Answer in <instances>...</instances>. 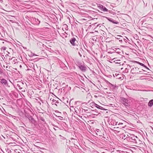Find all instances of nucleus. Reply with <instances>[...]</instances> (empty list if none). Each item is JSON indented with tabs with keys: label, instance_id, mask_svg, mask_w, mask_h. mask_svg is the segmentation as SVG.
<instances>
[{
	"label": "nucleus",
	"instance_id": "9d476101",
	"mask_svg": "<svg viewBox=\"0 0 153 153\" xmlns=\"http://www.w3.org/2000/svg\"><path fill=\"white\" fill-rule=\"evenodd\" d=\"M102 10L104 12L107 11L108 10V9H106L105 7H102Z\"/></svg>",
	"mask_w": 153,
	"mask_h": 153
},
{
	"label": "nucleus",
	"instance_id": "ddd939ff",
	"mask_svg": "<svg viewBox=\"0 0 153 153\" xmlns=\"http://www.w3.org/2000/svg\"><path fill=\"white\" fill-rule=\"evenodd\" d=\"M80 56L81 57L82 55H80Z\"/></svg>",
	"mask_w": 153,
	"mask_h": 153
},
{
	"label": "nucleus",
	"instance_id": "20e7f679",
	"mask_svg": "<svg viewBox=\"0 0 153 153\" xmlns=\"http://www.w3.org/2000/svg\"><path fill=\"white\" fill-rule=\"evenodd\" d=\"M1 82L3 84H4V85H7V82L4 79H1Z\"/></svg>",
	"mask_w": 153,
	"mask_h": 153
},
{
	"label": "nucleus",
	"instance_id": "4468645a",
	"mask_svg": "<svg viewBox=\"0 0 153 153\" xmlns=\"http://www.w3.org/2000/svg\"><path fill=\"white\" fill-rule=\"evenodd\" d=\"M2 0H0V1H1Z\"/></svg>",
	"mask_w": 153,
	"mask_h": 153
},
{
	"label": "nucleus",
	"instance_id": "f03ea898",
	"mask_svg": "<svg viewBox=\"0 0 153 153\" xmlns=\"http://www.w3.org/2000/svg\"><path fill=\"white\" fill-rule=\"evenodd\" d=\"M76 39L75 38H73L70 41L71 44L73 46L75 45V42L76 41Z\"/></svg>",
	"mask_w": 153,
	"mask_h": 153
},
{
	"label": "nucleus",
	"instance_id": "423d86ee",
	"mask_svg": "<svg viewBox=\"0 0 153 153\" xmlns=\"http://www.w3.org/2000/svg\"><path fill=\"white\" fill-rule=\"evenodd\" d=\"M153 105V100L149 101L148 103V105L150 107H151Z\"/></svg>",
	"mask_w": 153,
	"mask_h": 153
},
{
	"label": "nucleus",
	"instance_id": "7ed1b4c3",
	"mask_svg": "<svg viewBox=\"0 0 153 153\" xmlns=\"http://www.w3.org/2000/svg\"><path fill=\"white\" fill-rule=\"evenodd\" d=\"M26 117L30 121H31V122L33 123L34 121V119L31 116L29 115H27Z\"/></svg>",
	"mask_w": 153,
	"mask_h": 153
},
{
	"label": "nucleus",
	"instance_id": "39448f33",
	"mask_svg": "<svg viewBox=\"0 0 153 153\" xmlns=\"http://www.w3.org/2000/svg\"><path fill=\"white\" fill-rule=\"evenodd\" d=\"M80 69L82 71H85L86 70V68L82 65L79 66Z\"/></svg>",
	"mask_w": 153,
	"mask_h": 153
},
{
	"label": "nucleus",
	"instance_id": "f8f14e48",
	"mask_svg": "<svg viewBox=\"0 0 153 153\" xmlns=\"http://www.w3.org/2000/svg\"><path fill=\"white\" fill-rule=\"evenodd\" d=\"M7 48L6 47H3L1 49H2L4 50H5Z\"/></svg>",
	"mask_w": 153,
	"mask_h": 153
},
{
	"label": "nucleus",
	"instance_id": "f257e3e1",
	"mask_svg": "<svg viewBox=\"0 0 153 153\" xmlns=\"http://www.w3.org/2000/svg\"><path fill=\"white\" fill-rule=\"evenodd\" d=\"M121 102L126 107H129L130 106V102L128 100L124 98H122L121 99Z\"/></svg>",
	"mask_w": 153,
	"mask_h": 153
},
{
	"label": "nucleus",
	"instance_id": "1a4fd4ad",
	"mask_svg": "<svg viewBox=\"0 0 153 153\" xmlns=\"http://www.w3.org/2000/svg\"><path fill=\"white\" fill-rule=\"evenodd\" d=\"M137 63H138L140 65L142 66H143L145 68H146L147 69H149L144 64L142 63H140L139 62H137Z\"/></svg>",
	"mask_w": 153,
	"mask_h": 153
},
{
	"label": "nucleus",
	"instance_id": "0eeeda50",
	"mask_svg": "<svg viewBox=\"0 0 153 153\" xmlns=\"http://www.w3.org/2000/svg\"><path fill=\"white\" fill-rule=\"evenodd\" d=\"M108 20L112 22L114 24H117L119 23V22L116 21H114L113 19H108Z\"/></svg>",
	"mask_w": 153,
	"mask_h": 153
},
{
	"label": "nucleus",
	"instance_id": "9b49d317",
	"mask_svg": "<svg viewBox=\"0 0 153 153\" xmlns=\"http://www.w3.org/2000/svg\"><path fill=\"white\" fill-rule=\"evenodd\" d=\"M3 71L2 69L0 68V74H3Z\"/></svg>",
	"mask_w": 153,
	"mask_h": 153
},
{
	"label": "nucleus",
	"instance_id": "6e6552de",
	"mask_svg": "<svg viewBox=\"0 0 153 153\" xmlns=\"http://www.w3.org/2000/svg\"><path fill=\"white\" fill-rule=\"evenodd\" d=\"M94 106L98 108H99V109H100L101 110L104 109L103 107L100 106V105H97L96 103H95L94 104Z\"/></svg>",
	"mask_w": 153,
	"mask_h": 153
}]
</instances>
